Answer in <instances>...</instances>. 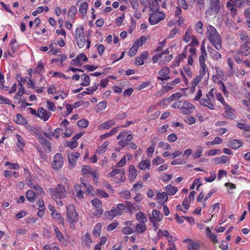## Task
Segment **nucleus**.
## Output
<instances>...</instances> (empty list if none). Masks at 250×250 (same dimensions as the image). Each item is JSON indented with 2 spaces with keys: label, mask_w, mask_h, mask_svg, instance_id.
Returning <instances> with one entry per match:
<instances>
[{
  "label": "nucleus",
  "mask_w": 250,
  "mask_h": 250,
  "mask_svg": "<svg viewBox=\"0 0 250 250\" xmlns=\"http://www.w3.org/2000/svg\"><path fill=\"white\" fill-rule=\"evenodd\" d=\"M206 34L208 40L213 46L219 50L222 47V40L221 36L217 32L215 28L212 25H208L207 27Z\"/></svg>",
  "instance_id": "f257e3e1"
},
{
  "label": "nucleus",
  "mask_w": 250,
  "mask_h": 250,
  "mask_svg": "<svg viewBox=\"0 0 250 250\" xmlns=\"http://www.w3.org/2000/svg\"><path fill=\"white\" fill-rule=\"evenodd\" d=\"M49 192L52 198L56 201L57 203L62 206L63 203L61 199L65 198L66 196L65 187L62 184H58L55 188H50Z\"/></svg>",
  "instance_id": "f03ea898"
},
{
  "label": "nucleus",
  "mask_w": 250,
  "mask_h": 250,
  "mask_svg": "<svg viewBox=\"0 0 250 250\" xmlns=\"http://www.w3.org/2000/svg\"><path fill=\"white\" fill-rule=\"evenodd\" d=\"M79 220V216L76 211L74 205H69L67 207V221L69 223H75Z\"/></svg>",
  "instance_id": "7ed1b4c3"
},
{
  "label": "nucleus",
  "mask_w": 250,
  "mask_h": 250,
  "mask_svg": "<svg viewBox=\"0 0 250 250\" xmlns=\"http://www.w3.org/2000/svg\"><path fill=\"white\" fill-rule=\"evenodd\" d=\"M32 131H33V134H36L37 136L39 142L42 146L44 151L48 153L51 152V146L50 142L44 138L41 134H38L36 131H33V130Z\"/></svg>",
  "instance_id": "20e7f679"
},
{
  "label": "nucleus",
  "mask_w": 250,
  "mask_h": 250,
  "mask_svg": "<svg viewBox=\"0 0 250 250\" xmlns=\"http://www.w3.org/2000/svg\"><path fill=\"white\" fill-rule=\"evenodd\" d=\"M165 14L161 12H153L150 15L148 21L151 25H155L165 19Z\"/></svg>",
  "instance_id": "39448f33"
},
{
  "label": "nucleus",
  "mask_w": 250,
  "mask_h": 250,
  "mask_svg": "<svg viewBox=\"0 0 250 250\" xmlns=\"http://www.w3.org/2000/svg\"><path fill=\"white\" fill-rule=\"evenodd\" d=\"M63 163L62 155L61 153H57L54 157L52 162V167L54 169L59 170L62 166Z\"/></svg>",
  "instance_id": "423d86ee"
},
{
  "label": "nucleus",
  "mask_w": 250,
  "mask_h": 250,
  "mask_svg": "<svg viewBox=\"0 0 250 250\" xmlns=\"http://www.w3.org/2000/svg\"><path fill=\"white\" fill-rule=\"evenodd\" d=\"M122 211L117 209L115 208H113L110 211H105L104 214L106 219H112L117 215H121Z\"/></svg>",
  "instance_id": "0eeeda50"
},
{
  "label": "nucleus",
  "mask_w": 250,
  "mask_h": 250,
  "mask_svg": "<svg viewBox=\"0 0 250 250\" xmlns=\"http://www.w3.org/2000/svg\"><path fill=\"white\" fill-rule=\"evenodd\" d=\"M49 208L50 211H52L51 216L53 218L55 219L56 221H57L58 223L59 224H63L64 222L63 218L61 216V215L58 213L55 208L51 206H49Z\"/></svg>",
  "instance_id": "6e6552de"
},
{
  "label": "nucleus",
  "mask_w": 250,
  "mask_h": 250,
  "mask_svg": "<svg viewBox=\"0 0 250 250\" xmlns=\"http://www.w3.org/2000/svg\"><path fill=\"white\" fill-rule=\"evenodd\" d=\"M183 242L188 244V250H199L201 248L199 243L195 242L191 239H185Z\"/></svg>",
  "instance_id": "1a4fd4ad"
},
{
  "label": "nucleus",
  "mask_w": 250,
  "mask_h": 250,
  "mask_svg": "<svg viewBox=\"0 0 250 250\" xmlns=\"http://www.w3.org/2000/svg\"><path fill=\"white\" fill-rule=\"evenodd\" d=\"M51 115V113L47 112V110L43 107H40L38 109L37 116L40 118H42L44 121H46Z\"/></svg>",
  "instance_id": "9d476101"
},
{
  "label": "nucleus",
  "mask_w": 250,
  "mask_h": 250,
  "mask_svg": "<svg viewBox=\"0 0 250 250\" xmlns=\"http://www.w3.org/2000/svg\"><path fill=\"white\" fill-rule=\"evenodd\" d=\"M81 58H83V61L86 62L88 61V59L84 53H81L78 55L75 59L72 60L71 64L75 66L81 65Z\"/></svg>",
  "instance_id": "9b49d317"
},
{
  "label": "nucleus",
  "mask_w": 250,
  "mask_h": 250,
  "mask_svg": "<svg viewBox=\"0 0 250 250\" xmlns=\"http://www.w3.org/2000/svg\"><path fill=\"white\" fill-rule=\"evenodd\" d=\"M225 113L228 118L234 119L236 118L235 112L230 106L228 104H225Z\"/></svg>",
  "instance_id": "f8f14e48"
},
{
  "label": "nucleus",
  "mask_w": 250,
  "mask_h": 250,
  "mask_svg": "<svg viewBox=\"0 0 250 250\" xmlns=\"http://www.w3.org/2000/svg\"><path fill=\"white\" fill-rule=\"evenodd\" d=\"M242 144L243 143L240 140L234 139L229 141L227 146L232 149H236L241 146Z\"/></svg>",
  "instance_id": "ddd939ff"
},
{
  "label": "nucleus",
  "mask_w": 250,
  "mask_h": 250,
  "mask_svg": "<svg viewBox=\"0 0 250 250\" xmlns=\"http://www.w3.org/2000/svg\"><path fill=\"white\" fill-rule=\"evenodd\" d=\"M210 9L215 14H217L220 10V3L219 0H210Z\"/></svg>",
  "instance_id": "4468645a"
},
{
  "label": "nucleus",
  "mask_w": 250,
  "mask_h": 250,
  "mask_svg": "<svg viewBox=\"0 0 250 250\" xmlns=\"http://www.w3.org/2000/svg\"><path fill=\"white\" fill-rule=\"evenodd\" d=\"M249 44H243L240 48L239 51L238 52L239 53L241 54L242 55L247 56L250 54V47L248 46Z\"/></svg>",
  "instance_id": "2eb2a0df"
},
{
  "label": "nucleus",
  "mask_w": 250,
  "mask_h": 250,
  "mask_svg": "<svg viewBox=\"0 0 250 250\" xmlns=\"http://www.w3.org/2000/svg\"><path fill=\"white\" fill-rule=\"evenodd\" d=\"M74 190L76 192L77 197L79 198H83L84 191L82 190V186L80 184H76L74 187Z\"/></svg>",
  "instance_id": "dca6fc26"
},
{
  "label": "nucleus",
  "mask_w": 250,
  "mask_h": 250,
  "mask_svg": "<svg viewBox=\"0 0 250 250\" xmlns=\"http://www.w3.org/2000/svg\"><path fill=\"white\" fill-rule=\"evenodd\" d=\"M167 199L168 196L165 192H163L162 193L158 192L157 193V200L158 203H165L167 201Z\"/></svg>",
  "instance_id": "f3484780"
},
{
  "label": "nucleus",
  "mask_w": 250,
  "mask_h": 250,
  "mask_svg": "<svg viewBox=\"0 0 250 250\" xmlns=\"http://www.w3.org/2000/svg\"><path fill=\"white\" fill-rule=\"evenodd\" d=\"M165 190L167 191L169 195L171 196L177 192L178 188L176 187L169 185L165 187Z\"/></svg>",
  "instance_id": "a211bd4d"
},
{
  "label": "nucleus",
  "mask_w": 250,
  "mask_h": 250,
  "mask_svg": "<svg viewBox=\"0 0 250 250\" xmlns=\"http://www.w3.org/2000/svg\"><path fill=\"white\" fill-rule=\"evenodd\" d=\"M80 154L78 153H72L68 155V161L73 167L74 166L76 161L79 157Z\"/></svg>",
  "instance_id": "6ab92c4d"
},
{
  "label": "nucleus",
  "mask_w": 250,
  "mask_h": 250,
  "mask_svg": "<svg viewBox=\"0 0 250 250\" xmlns=\"http://www.w3.org/2000/svg\"><path fill=\"white\" fill-rule=\"evenodd\" d=\"M210 101L208 99L202 98L200 100V104L202 105L208 107L211 110H213L214 109V106Z\"/></svg>",
  "instance_id": "aec40b11"
},
{
  "label": "nucleus",
  "mask_w": 250,
  "mask_h": 250,
  "mask_svg": "<svg viewBox=\"0 0 250 250\" xmlns=\"http://www.w3.org/2000/svg\"><path fill=\"white\" fill-rule=\"evenodd\" d=\"M151 163L150 161L147 159L141 162L139 164V167L143 170H146L147 168H149L150 167Z\"/></svg>",
  "instance_id": "412c9836"
},
{
  "label": "nucleus",
  "mask_w": 250,
  "mask_h": 250,
  "mask_svg": "<svg viewBox=\"0 0 250 250\" xmlns=\"http://www.w3.org/2000/svg\"><path fill=\"white\" fill-rule=\"evenodd\" d=\"M137 176V170L134 166H130L129 169V179L131 181H134Z\"/></svg>",
  "instance_id": "4be33fe9"
},
{
  "label": "nucleus",
  "mask_w": 250,
  "mask_h": 250,
  "mask_svg": "<svg viewBox=\"0 0 250 250\" xmlns=\"http://www.w3.org/2000/svg\"><path fill=\"white\" fill-rule=\"evenodd\" d=\"M83 31L84 27L83 25H80L79 27H77L75 31V38H82V36H84Z\"/></svg>",
  "instance_id": "5701e85b"
},
{
  "label": "nucleus",
  "mask_w": 250,
  "mask_h": 250,
  "mask_svg": "<svg viewBox=\"0 0 250 250\" xmlns=\"http://www.w3.org/2000/svg\"><path fill=\"white\" fill-rule=\"evenodd\" d=\"M27 200L31 203H33L36 197V193L32 190H28L26 193Z\"/></svg>",
  "instance_id": "b1692460"
},
{
  "label": "nucleus",
  "mask_w": 250,
  "mask_h": 250,
  "mask_svg": "<svg viewBox=\"0 0 250 250\" xmlns=\"http://www.w3.org/2000/svg\"><path fill=\"white\" fill-rule=\"evenodd\" d=\"M240 38L244 44H250V38L246 32H242L239 34Z\"/></svg>",
  "instance_id": "393cba45"
},
{
  "label": "nucleus",
  "mask_w": 250,
  "mask_h": 250,
  "mask_svg": "<svg viewBox=\"0 0 250 250\" xmlns=\"http://www.w3.org/2000/svg\"><path fill=\"white\" fill-rule=\"evenodd\" d=\"M200 68L199 70V73L200 75L199 76L198 78H203V76H204L206 74V72H208V67L205 63L204 64H200ZM200 78H199V80Z\"/></svg>",
  "instance_id": "a878e982"
},
{
  "label": "nucleus",
  "mask_w": 250,
  "mask_h": 250,
  "mask_svg": "<svg viewBox=\"0 0 250 250\" xmlns=\"http://www.w3.org/2000/svg\"><path fill=\"white\" fill-rule=\"evenodd\" d=\"M115 124V122L113 120H109L106 122L103 123L100 125V127L101 128L103 129H108Z\"/></svg>",
  "instance_id": "bb28decb"
},
{
  "label": "nucleus",
  "mask_w": 250,
  "mask_h": 250,
  "mask_svg": "<svg viewBox=\"0 0 250 250\" xmlns=\"http://www.w3.org/2000/svg\"><path fill=\"white\" fill-rule=\"evenodd\" d=\"M146 229V226L143 223L138 224L135 227L136 231L140 233L144 232Z\"/></svg>",
  "instance_id": "cd10ccee"
},
{
  "label": "nucleus",
  "mask_w": 250,
  "mask_h": 250,
  "mask_svg": "<svg viewBox=\"0 0 250 250\" xmlns=\"http://www.w3.org/2000/svg\"><path fill=\"white\" fill-rule=\"evenodd\" d=\"M136 218L138 221L143 224L147 221L146 217H145L144 214L142 212H139L136 214Z\"/></svg>",
  "instance_id": "c85d7f7f"
},
{
  "label": "nucleus",
  "mask_w": 250,
  "mask_h": 250,
  "mask_svg": "<svg viewBox=\"0 0 250 250\" xmlns=\"http://www.w3.org/2000/svg\"><path fill=\"white\" fill-rule=\"evenodd\" d=\"M87 7L88 4L86 2H84L81 4L79 8V12L83 16L86 14Z\"/></svg>",
  "instance_id": "c756f323"
},
{
  "label": "nucleus",
  "mask_w": 250,
  "mask_h": 250,
  "mask_svg": "<svg viewBox=\"0 0 250 250\" xmlns=\"http://www.w3.org/2000/svg\"><path fill=\"white\" fill-rule=\"evenodd\" d=\"M102 226L100 223H98L96 225L93 231V234L96 236H99L101 232Z\"/></svg>",
  "instance_id": "7c9ffc66"
},
{
  "label": "nucleus",
  "mask_w": 250,
  "mask_h": 250,
  "mask_svg": "<svg viewBox=\"0 0 250 250\" xmlns=\"http://www.w3.org/2000/svg\"><path fill=\"white\" fill-rule=\"evenodd\" d=\"M236 125L238 128L246 132L250 131V125L248 124L238 123Z\"/></svg>",
  "instance_id": "2f4dec72"
},
{
  "label": "nucleus",
  "mask_w": 250,
  "mask_h": 250,
  "mask_svg": "<svg viewBox=\"0 0 250 250\" xmlns=\"http://www.w3.org/2000/svg\"><path fill=\"white\" fill-rule=\"evenodd\" d=\"M152 215L154 218L156 219L158 221H161L163 218V215L160 213V211L157 209H153L152 211Z\"/></svg>",
  "instance_id": "473e14b6"
},
{
  "label": "nucleus",
  "mask_w": 250,
  "mask_h": 250,
  "mask_svg": "<svg viewBox=\"0 0 250 250\" xmlns=\"http://www.w3.org/2000/svg\"><path fill=\"white\" fill-rule=\"evenodd\" d=\"M77 44L80 48H83L85 42V37L82 36V38L81 37H80L79 38H75Z\"/></svg>",
  "instance_id": "72a5a7b5"
},
{
  "label": "nucleus",
  "mask_w": 250,
  "mask_h": 250,
  "mask_svg": "<svg viewBox=\"0 0 250 250\" xmlns=\"http://www.w3.org/2000/svg\"><path fill=\"white\" fill-rule=\"evenodd\" d=\"M159 4L158 2H157L156 0H153L151 4L150 5L149 10L153 12H157L159 10Z\"/></svg>",
  "instance_id": "f704fd0d"
},
{
  "label": "nucleus",
  "mask_w": 250,
  "mask_h": 250,
  "mask_svg": "<svg viewBox=\"0 0 250 250\" xmlns=\"http://www.w3.org/2000/svg\"><path fill=\"white\" fill-rule=\"evenodd\" d=\"M77 12V9L75 6H71L68 12V16L73 19Z\"/></svg>",
  "instance_id": "c9c22d12"
},
{
  "label": "nucleus",
  "mask_w": 250,
  "mask_h": 250,
  "mask_svg": "<svg viewBox=\"0 0 250 250\" xmlns=\"http://www.w3.org/2000/svg\"><path fill=\"white\" fill-rule=\"evenodd\" d=\"M146 38L145 36H141L139 39L137 40L135 42L134 44L138 47L142 46L143 44V42H146Z\"/></svg>",
  "instance_id": "e433bc0d"
},
{
  "label": "nucleus",
  "mask_w": 250,
  "mask_h": 250,
  "mask_svg": "<svg viewBox=\"0 0 250 250\" xmlns=\"http://www.w3.org/2000/svg\"><path fill=\"white\" fill-rule=\"evenodd\" d=\"M16 122L18 124H27V120L24 119L21 114H18L16 116Z\"/></svg>",
  "instance_id": "4c0bfd02"
},
{
  "label": "nucleus",
  "mask_w": 250,
  "mask_h": 250,
  "mask_svg": "<svg viewBox=\"0 0 250 250\" xmlns=\"http://www.w3.org/2000/svg\"><path fill=\"white\" fill-rule=\"evenodd\" d=\"M109 143L108 142H105L104 143V144L97 149V152L100 154L104 153L105 151V149L109 145Z\"/></svg>",
  "instance_id": "58836bf2"
},
{
  "label": "nucleus",
  "mask_w": 250,
  "mask_h": 250,
  "mask_svg": "<svg viewBox=\"0 0 250 250\" xmlns=\"http://www.w3.org/2000/svg\"><path fill=\"white\" fill-rule=\"evenodd\" d=\"M77 124L79 127L85 128L88 125V121L85 119H82L78 121Z\"/></svg>",
  "instance_id": "ea45409f"
},
{
  "label": "nucleus",
  "mask_w": 250,
  "mask_h": 250,
  "mask_svg": "<svg viewBox=\"0 0 250 250\" xmlns=\"http://www.w3.org/2000/svg\"><path fill=\"white\" fill-rule=\"evenodd\" d=\"M92 205L94 206L96 208H100L102 207V203L100 200L97 198H95L91 201Z\"/></svg>",
  "instance_id": "a19ab883"
},
{
  "label": "nucleus",
  "mask_w": 250,
  "mask_h": 250,
  "mask_svg": "<svg viewBox=\"0 0 250 250\" xmlns=\"http://www.w3.org/2000/svg\"><path fill=\"white\" fill-rule=\"evenodd\" d=\"M54 231L55 232L56 236L57 238L60 241L64 240V237L62 233L60 232L59 229L57 227L54 228Z\"/></svg>",
  "instance_id": "79ce46f5"
},
{
  "label": "nucleus",
  "mask_w": 250,
  "mask_h": 250,
  "mask_svg": "<svg viewBox=\"0 0 250 250\" xmlns=\"http://www.w3.org/2000/svg\"><path fill=\"white\" fill-rule=\"evenodd\" d=\"M17 138L18 140L17 147L20 149H22V147L24 146L23 139L19 135H17Z\"/></svg>",
  "instance_id": "37998d69"
},
{
  "label": "nucleus",
  "mask_w": 250,
  "mask_h": 250,
  "mask_svg": "<svg viewBox=\"0 0 250 250\" xmlns=\"http://www.w3.org/2000/svg\"><path fill=\"white\" fill-rule=\"evenodd\" d=\"M137 48L138 47L134 44L128 51V55L131 57L134 56L137 53Z\"/></svg>",
  "instance_id": "c03bdc74"
},
{
  "label": "nucleus",
  "mask_w": 250,
  "mask_h": 250,
  "mask_svg": "<svg viewBox=\"0 0 250 250\" xmlns=\"http://www.w3.org/2000/svg\"><path fill=\"white\" fill-rule=\"evenodd\" d=\"M210 177H206L205 178V180L207 182H211L213 181L216 177V174L215 172L214 171H211L210 172Z\"/></svg>",
  "instance_id": "a18cd8bd"
},
{
  "label": "nucleus",
  "mask_w": 250,
  "mask_h": 250,
  "mask_svg": "<svg viewBox=\"0 0 250 250\" xmlns=\"http://www.w3.org/2000/svg\"><path fill=\"white\" fill-rule=\"evenodd\" d=\"M130 3L133 9L137 11L139 8L138 0H130Z\"/></svg>",
  "instance_id": "49530a36"
},
{
  "label": "nucleus",
  "mask_w": 250,
  "mask_h": 250,
  "mask_svg": "<svg viewBox=\"0 0 250 250\" xmlns=\"http://www.w3.org/2000/svg\"><path fill=\"white\" fill-rule=\"evenodd\" d=\"M122 232L125 235H129L133 232L132 229L129 226H126L123 228Z\"/></svg>",
  "instance_id": "de8ad7c7"
},
{
  "label": "nucleus",
  "mask_w": 250,
  "mask_h": 250,
  "mask_svg": "<svg viewBox=\"0 0 250 250\" xmlns=\"http://www.w3.org/2000/svg\"><path fill=\"white\" fill-rule=\"evenodd\" d=\"M177 0V3L178 5L182 7L184 9H188V6L187 5V3L186 1V0Z\"/></svg>",
  "instance_id": "09e8293b"
},
{
  "label": "nucleus",
  "mask_w": 250,
  "mask_h": 250,
  "mask_svg": "<svg viewBox=\"0 0 250 250\" xmlns=\"http://www.w3.org/2000/svg\"><path fill=\"white\" fill-rule=\"evenodd\" d=\"M169 73V69L168 67H165L160 70L159 72V74L160 75L162 76H165L167 75Z\"/></svg>",
  "instance_id": "8fccbe9b"
},
{
  "label": "nucleus",
  "mask_w": 250,
  "mask_h": 250,
  "mask_svg": "<svg viewBox=\"0 0 250 250\" xmlns=\"http://www.w3.org/2000/svg\"><path fill=\"white\" fill-rule=\"evenodd\" d=\"M183 106V101H179L176 102H175L172 104V107L174 108H180L181 109L182 107Z\"/></svg>",
  "instance_id": "3c124183"
},
{
  "label": "nucleus",
  "mask_w": 250,
  "mask_h": 250,
  "mask_svg": "<svg viewBox=\"0 0 250 250\" xmlns=\"http://www.w3.org/2000/svg\"><path fill=\"white\" fill-rule=\"evenodd\" d=\"M62 129L60 128H56L55 129L54 132L52 133V136L55 137L57 139H58L59 138L60 133H62Z\"/></svg>",
  "instance_id": "603ef678"
},
{
  "label": "nucleus",
  "mask_w": 250,
  "mask_h": 250,
  "mask_svg": "<svg viewBox=\"0 0 250 250\" xmlns=\"http://www.w3.org/2000/svg\"><path fill=\"white\" fill-rule=\"evenodd\" d=\"M183 106L190 110H193L195 108V106L192 104L186 101H183Z\"/></svg>",
  "instance_id": "864d4df0"
},
{
  "label": "nucleus",
  "mask_w": 250,
  "mask_h": 250,
  "mask_svg": "<svg viewBox=\"0 0 250 250\" xmlns=\"http://www.w3.org/2000/svg\"><path fill=\"white\" fill-rule=\"evenodd\" d=\"M97 194H98V196L100 197H104V198H106V197H108V194L105 192L104 191H103L102 190H100V189H98L97 190Z\"/></svg>",
  "instance_id": "5fc2aeb1"
},
{
  "label": "nucleus",
  "mask_w": 250,
  "mask_h": 250,
  "mask_svg": "<svg viewBox=\"0 0 250 250\" xmlns=\"http://www.w3.org/2000/svg\"><path fill=\"white\" fill-rule=\"evenodd\" d=\"M123 169H115L108 174V176L109 177H113L115 175L120 173Z\"/></svg>",
  "instance_id": "6e6d98bb"
},
{
  "label": "nucleus",
  "mask_w": 250,
  "mask_h": 250,
  "mask_svg": "<svg viewBox=\"0 0 250 250\" xmlns=\"http://www.w3.org/2000/svg\"><path fill=\"white\" fill-rule=\"evenodd\" d=\"M84 187L86 189L87 192L89 194H92L93 193V191H94V189H93L92 186H91L89 184L87 183L86 184H84Z\"/></svg>",
  "instance_id": "4d7b16f0"
},
{
  "label": "nucleus",
  "mask_w": 250,
  "mask_h": 250,
  "mask_svg": "<svg viewBox=\"0 0 250 250\" xmlns=\"http://www.w3.org/2000/svg\"><path fill=\"white\" fill-rule=\"evenodd\" d=\"M185 121L189 125H192L195 123V120L192 116L187 117Z\"/></svg>",
  "instance_id": "13d9d810"
},
{
  "label": "nucleus",
  "mask_w": 250,
  "mask_h": 250,
  "mask_svg": "<svg viewBox=\"0 0 250 250\" xmlns=\"http://www.w3.org/2000/svg\"><path fill=\"white\" fill-rule=\"evenodd\" d=\"M164 163V160L159 157L155 158L152 161L153 165H157L158 164H162Z\"/></svg>",
  "instance_id": "bf43d9fd"
},
{
  "label": "nucleus",
  "mask_w": 250,
  "mask_h": 250,
  "mask_svg": "<svg viewBox=\"0 0 250 250\" xmlns=\"http://www.w3.org/2000/svg\"><path fill=\"white\" fill-rule=\"evenodd\" d=\"M203 150L202 147H199V150L195 152L193 154V157L194 158L197 159L199 158L202 155V151Z\"/></svg>",
  "instance_id": "052dcab7"
},
{
  "label": "nucleus",
  "mask_w": 250,
  "mask_h": 250,
  "mask_svg": "<svg viewBox=\"0 0 250 250\" xmlns=\"http://www.w3.org/2000/svg\"><path fill=\"white\" fill-rule=\"evenodd\" d=\"M195 26L196 30L199 33H202V32L200 31V30L203 28V23L200 21H198L196 23Z\"/></svg>",
  "instance_id": "680f3d73"
},
{
  "label": "nucleus",
  "mask_w": 250,
  "mask_h": 250,
  "mask_svg": "<svg viewBox=\"0 0 250 250\" xmlns=\"http://www.w3.org/2000/svg\"><path fill=\"white\" fill-rule=\"evenodd\" d=\"M47 108L51 111H54L55 110V106L52 102L47 101Z\"/></svg>",
  "instance_id": "e2e57ef3"
},
{
  "label": "nucleus",
  "mask_w": 250,
  "mask_h": 250,
  "mask_svg": "<svg viewBox=\"0 0 250 250\" xmlns=\"http://www.w3.org/2000/svg\"><path fill=\"white\" fill-rule=\"evenodd\" d=\"M155 149V147L153 146H150L147 149V156L149 157L152 156L153 153L154 152Z\"/></svg>",
  "instance_id": "0e129e2a"
},
{
  "label": "nucleus",
  "mask_w": 250,
  "mask_h": 250,
  "mask_svg": "<svg viewBox=\"0 0 250 250\" xmlns=\"http://www.w3.org/2000/svg\"><path fill=\"white\" fill-rule=\"evenodd\" d=\"M190 202V201L189 200V199H187V198H185L184 201L183 202L182 205L186 209H188L190 207V206H189Z\"/></svg>",
  "instance_id": "69168bd1"
},
{
  "label": "nucleus",
  "mask_w": 250,
  "mask_h": 250,
  "mask_svg": "<svg viewBox=\"0 0 250 250\" xmlns=\"http://www.w3.org/2000/svg\"><path fill=\"white\" fill-rule=\"evenodd\" d=\"M143 187V185L142 182H139L137 184H135L133 185V189L135 191H138Z\"/></svg>",
  "instance_id": "338daca9"
},
{
  "label": "nucleus",
  "mask_w": 250,
  "mask_h": 250,
  "mask_svg": "<svg viewBox=\"0 0 250 250\" xmlns=\"http://www.w3.org/2000/svg\"><path fill=\"white\" fill-rule=\"evenodd\" d=\"M169 248L166 250H176L175 245L173 242H172L170 240H168Z\"/></svg>",
  "instance_id": "774afa93"
}]
</instances>
